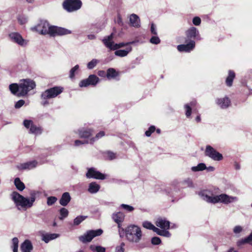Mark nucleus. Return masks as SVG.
<instances>
[{
  "label": "nucleus",
  "instance_id": "obj_31",
  "mask_svg": "<svg viewBox=\"0 0 252 252\" xmlns=\"http://www.w3.org/2000/svg\"><path fill=\"white\" fill-rule=\"evenodd\" d=\"M235 73L231 70L229 71L228 76L226 79V84L228 86H231L233 79L235 77Z\"/></svg>",
  "mask_w": 252,
  "mask_h": 252
},
{
  "label": "nucleus",
  "instance_id": "obj_2",
  "mask_svg": "<svg viewBox=\"0 0 252 252\" xmlns=\"http://www.w3.org/2000/svg\"><path fill=\"white\" fill-rule=\"evenodd\" d=\"M201 198L208 203L216 204L218 203L227 205L235 202L238 200L236 196H229L225 193L220 195H213L212 191L210 190H203L199 193Z\"/></svg>",
  "mask_w": 252,
  "mask_h": 252
},
{
  "label": "nucleus",
  "instance_id": "obj_17",
  "mask_svg": "<svg viewBox=\"0 0 252 252\" xmlns=\"http://www.w3.org/2000/svg\"><path fill=\"white\" fill-rule=\"evenodd\" d=\"M38 164L36 160H32L25 163H20L17 165L19 170H31L35 168Z\"/></svg>",
  "mask_w": 252,
  "mask_h": 252
},
{
  "label": "nucleus",
  "instance_id": "obj_53",
  "mask_svg": "<svg viewBox=\"0 0 252 252\" xmlns=\"http://www.w3.org/2000/svg\"><path fill=\"white\" fill-rule=\"evenodd\" d=\"M161 243V240L159 238L157 237H153L152 239V243L153 245H158Z\"/></svg>",
  "mask_w": 252,
  "mask_h": 252
},
{
  "label": "nucleus",
  "instance_id": "obj_41",
  "mask_svg": "<svg viewBox=\"0 0 252 252\" xmlns=\"http://www.w3.org/2000/svg\"><path fill=\"white\" fill-rule=\"evenodd\" d=\"M86 218V217L80 216H78L74 220V224L75 225H78L80 223H81Z\"/></svg>",
  "mask_w": 252,
  "mask_h": 252
},
{
  "label": "nucleus",
  "instance_id": "obj_50",
  "mask_svg": "<svg viewBox=\"0 0 252 252\" xmlns=\"http://www.w3.org/2000/svg\"><path fill=\"white\" fill-rule=\"evenodd\" d=\"M107 158L110 160L116 158V155L115 153L108 151L106 153Z\"/></svg>",
  "mask_w": 252,
  "mask_h": 252
},
{
  "label": "nucleus",
  "instance_id": "obj_37",
  "mask_svg": "<svg viewBox=\"0 0 252 252\" xmlns=\"http://www.w3.org/2000/svg\"><path fill=\"white\" fill-rule=\"evenodd\" d=\"M60 220H63L64 218L67 217V216L68 215V210L64 208H62L60 210Z\"/></svg>",
  "mask_w": 252,
  "mask_h": 252
},
{
  "label": "nucleus",
  "instance_id": "obj_58",
  "mask_svg": "<svg viewBox=\"0 0 252 252\" xmlns=\"http://www.w3.org/2000/svg\"><path fill=\"white\" fill-rule=\"evenodd\" d=\"M206 169L208 171H210V172H213L215 170V168L213 167V166H209V167H207V168H206Z\"/></svg>",
  "mask_w": 252,
  "mask_h": 252
},
{
  "label": "nucleus",
  "instance_id": "obj_13",
  "mask_svg": "<svg viewBox=\"0 0 252 252\" xmlns=\"http://www.w3.org/2000/svg\"><path fill=\"white\" fill-rule=\"evenodd\" d=\"M99 78L95 75H90L87 79L81 80L79 83L80 87H86L89 85L95 86L99 81Z\"/></svg>",
  "mask_w": 252,
  "mask_h": 252
},
{
  "label": "nucleus",
  "instance_id": "obj_18",
  "mask_svg": "<svg viewBox=\"0 0 252 252\" xmlns=\"http://www.w3.org/2000/svg\"><path fill=\"white\" fill-rule=\"evenodd\" d=\"M195 43L193 40H190L186 44H181L177 46V49L180 52H189L195 47Z\"/></svg>",
  "mask_w": 252,
  "mask_h": 252
},
{
  "label": "nucleus",
  "instance_id": "obj_43",
  "mask_svg": "<svg viewBox=\"0 0 252 252\" xmlns=\"http://www.w3.org/2000/svg\"><path fill=\"white\" fill-rule=\"evenodd\" d=\"M182 184L185 187H193L192 181L190 179H187L185 180L182 182Z\"/></svg>",
  "mask_w": 252,
  "mask_h": 252
},
{
  "label": "nucleus",
  "instance_id": "obj_49",
  "mask_svg": "<svg viewBox=\"0 0 252 252\" xmlns=\"http://www.w3.org/2000/svg\"><path fill=\"white\" fill-rule=\"evenodd\" d=\"M160 39L157 36H153L150 39V42L152 44H158L160 43Z\"/></svg>",
  "mask_w": 252,
  "mask_h": 252
},
{
  "label": "nucleus",
  "instance_id": "obj_51",
  "mask_svg": "<svg viewBox=\"0 0 252 252\" xmlns=\"http://www.w3.org/2000/svg\"><path fill=\"white\" fill-rule=\"evenodd\" d=\"M90 143V140H84V141H81L79 140H77L75 141V145L76 146H78L82 144H88Z\"/></svg>",
  "mask_w": 252,
  "mask_h": 252
},
{
  "label": "nucleus",
  "instance_id": "obj_25",
  "mask_svg": "<svg viewBox=\"0 0 252 252\" xmlns=\"http://www.w3.org/2000/svg\"><path fill=\"white\" fill-rule=\"evenodd\" d=\"M132 50V47L131 46H128L126 50H118L115 52V55L117 56L121 57H124L126 56Z\"/></svg>",
  "mask_w": 252,
  "mask_h": 252
},
{
  "label": "nucleus",
  "instance_id": "obj_21",
  "mask_svg": "<svg viewBox=\"0 0 252 252\" xmlns=\"http://www.w3.org/2000/svg\"><path fill=\"white\" fill-rule=\"evenodd\" d=\"M125 217V215L121 212H115L112 215L113 220L118 224L119 227L124 220Z\"/></svg>",
  "mask_w": 252,
  "mask_h": 252
},
{
  "label": "nucleus",
  "instance_id": "obj_45",
  "mask_svg": "<svg viewBox=\"0 0 252 252\" xmlns=\"http://www.w3.org/2000/svg\"><path fill=\"white\" fill-rule=\"evenodd\" d=\"M243 230V227L240 225H236L234 227L233 231L235 234H239Z\"/></svg>",
  "mask_w": 252,
  "mask_h": 252
},
{
  "label": "nucleus",
  "instance_id": "obj_57",
  "mask_svg": "<svg viewBox=\"0 0 252 252\" xmlns=\"http://www.w3.org/2000/svg\"><path fill=\"white\" fill-rule=\"evenodd\" d=\"M98 75L101 77H104L106 75V73L103 70H100L98 72Z\"/></svg>",
  "mask_w": 252,
  "mask_h": 252
},
{
  "label": "nucleus",
  "instance_id": "obj_59",
  "mask_svg": "<svg viewBox=\"0 0 252 252\" xmlns=\"http://www.w3.org/2000/svg\"><path fill=\"white\" fill-rule=\"evenodd\" d=\"M246 239H247V240H248L249 243L252 241V232L251 233V234L249 236H248L246 238Z\"/></svg>",
  "mask_w": 252,
  "mask_h": 252
},
{
  "label": "nucleus",
  "instance_id": "obj_36",
  "mask_svg": "<svg viewBox=\"0 0 252 252\" xmlns=\"http://www.w3.org/2000/svg\"><path fill=\"white\" fill-rule=\"evenodd\" d=\"M105 135L104 132L102 131L98 133L94 137L90 139V143L93 144L94 141L102 137Z\"/></svg>",
  "mask_w": 252,
  "mask_h": 252
},
{
  "label": "nucleus",
  "instance_id": "obj_27",
  "mask_svg": "<svg viewBox=\"0 0 252 252\" xmlns=\"http://www.w3.org/2000/svg\"><path fill=\"white\" fill-rule=\"evenodd\" d=\"M100 189V186L95 182H92L89 184L88 191L91 193L97 192Z\"/></svg>",
  "mask_w": 252,
  "mask_h": 252
},
{
  "label": "nucleus",
  "instance_id": "obj_38",
  "mask_svg": "<svg viewBox=\"0 0 252 252\" xmlns=\"http://www.w3.org/2000/svg\"><path fill=\"white\" fill-rule=\"evenodd\" d=\"M41 104L44 106H47L49 104V101L48 100L49 99L48 97H46L45 94L43 93L41 94Z\"/></svg>",
  "mask_w": 252,
  "mask_h": 252
},
{
  "label": "nucleus",
  "instance_id": "obj_55",
  "mask_svg": "<svg viewBox=\"0 0 252 252\" xmlns=\"http://www.w3.org/2000/svg\"><path fill=\"white\" fill-rule=\"evenodd\" d=\"M151 32L153 34H155V35L157 34L156 26L153 23H152L151 24Z\"/></svg>",
  "mask_w": 252,
  "mask_h": 252
},
{
  "label": "nucleus",
  "instance_id": "obj_39",
  "mask_svg": "<svg viewBox=\"0 0 252 252\" xmlns=\"http://www.w3.org/2000/svg\"><path fill=\"white\" fill-rule=\"evenodd\" d=\"M99 63V61L96 59H93L91 62H89L87 64V67L89 69L94 68L96 64Z\"/></svg>",
  "mask_w": 252,
  "mask_h": 252
},
{
  "label": "nucleus",
  "instance_id": "obj_29",
  "mask_svg": "<svg viewBox=\"0 0 252 252\" xmlns=\"http://www.w3.org/2000/svg\"><path fill=\"white\" fill-rule=\"evenodd\" d=\"M118 75V72L113 68H110L107 69L106 76L108 79L114 78Z\"/></svg>",
  "mask_w": 252,
  "mask_h": 252
},
{
  "label": "nucleus",
  "instance_id": "obj_63",
  "mask_svg": "<svg viewBox=\"0 0 252 252\" xmlns=\"http://www.w3.org/2000/svg\"><path fill=\"white\" fill-rule=\"evenodd\" d=\"M227 252H237L233 248H230Z\"/></svg>",
  "mask_w": 252,
  "mask_h": 252
},
{
  "label": "nucleus",
  "instance_id": "obj_10",
  "mask_svg": "<svg viewBox=\"0 0 252 252\" xmlns=\"http://www.w3.org/2000/svg\"><path fill=\"white\" fill-rule=\"evenodd\" d=\"M142 226L145 228L153 230L154 232H156L159 235L166 237H169L171 236V234L168 231L160 230L158 227L155 226L151 222L148 221H144L142 223Z\"/></svg>",
  "mask_w": 252,
  "mask_h": 252
},
{
  "label": "nucleus",
  "instance_id": "obj_9",
  "mask_svg": "<svg viewBox=\"0 0 252 252\" xmlns=\"http://www.w3.org/2000/svg\"><path fill=\"white\" fill-rule=\"evenodd\" d=\"M205 155L215 161H220L223 159L222 154L217 152L210 145H207L205 150Z\"/></svg>",
  "mask_w": 252,
  "mask_h": 252
},
{
  "label": "nucleus",
  "instance_id": "obj_35",
  "mask_svg": "<svg viewBox=\"0 0 252 252\" xmlns=\"http://www.w3.org/2000/svg\"><path fill=\"white\" fill-rule=\"evenodd\" d=\"M19 240L17 237H14L12 240L11 248L13 252H18Z\"/></svg>",
  "mask_w": 252,
  "mask_h": 252
},
{
  "label": "nucleus",
  "instance_id": "obj_11",
  "mask_svg": "<svg viewBox=\"0 0 252 252\" xmlns=\"http://www.w3.org/2000/svg\"><path fill=\"white\" fill-rule=\"evenodd\" d=\"M24 126L28 129H30L31 133L39 135L42 132V129L40 127H38L34 125L33 122L29 120H25L23 122Z\"/></svg>",
  "mask_w": 252,
  "mask_h": 252
},
{
  "label": "nucleus",
  "instance_id": "obj_54",
  "mask_svg": "<svg viewBox=\"0 0 252 252\" xmlns=\"http://www.w3.org/2000/svg\"><path fill=\"white\" fill-rule=\"evenodd\" d=\"M25 104V101L24 100H20L19 101H18L15 105V107L16 108H20V107H21L24 104Z\"/></svg>",
  "mask_w": 252,
  "mask_h": 252
},
{
  "label": "nucleus",
  "instance_id": "obj_5",
  "mask_svg": "<svg viewBox=\"0 0 252 252\" xmlns=\"http://www.w3.org/2000/svg\"><path fill=\"white\" fill-rule=\"evenodd\" d=\"M127 240L133 243H137L142 239V233L141 228L135 225L128 226L125 231Z\"/></svg>",
  "mask_w": 252,
  "mask_h": 252
},
{
  "label": "nucleus",
  "instance_id": "obj_4",
  "mask_svg": "<svg viewBox=\"0 0 252 252\" xmlns=\"http://www.w3.org/2000/svg\"><path fill=\"white\" fill-rule=\"evenodd\" d=\"M10 196L19 211H26L32 208L35 201V196L33 194H31V197L28 198L23 196L16 191H13Z\"/></svg>",
  "mask_w": 252,
  "mask_h": 252
},
{
  "label": "nucleus",
  "instance_id": "obj_15",
  "mask_svg": "<svg viewBox=\"0 0 252 252\" xmlns=\"http://www.w3.org/2000/svg\"><path fill=\"white\" fill-rule=\"evenodd\" d=\"M9 36L13 41L21 46H25L28 43V41L18 32H12L9 34Z\"/></svg>",
  "mask_w": 252,
  "mask_h": 252
},
{
  "label": "nucleus",
  "instance_id": "obj_14",
  "mask_svg": "<svg viewBox=\"0 0 252 252\" xmlns=\"http://www.w3.org/2000/svg\"><path fill=\"white\" fill-rule=\"evenodd\" d=\"M86 177L88 178H94L99 180H104L105 179V175L104 174L99 172L94 168L88 169L86 173Z\"/></svg>",
  "mask_w": 252,
  "mask_h": 252
},
{
  "label": "nucleus",
  "instance_id": "obj_46",
  "mask_svg": "<svg viewBox=\"0 0 252 252\" xmlns=\"http://www.w3.org/2000/svg\"><path fill=\"white\" fill-rule=\"evenodd\" d=\"M79 69V65H76L74 67L71 69L69 73V77L73 78L75 76V72Z\"/></svg>",
  "mask_w": 252,
  "mask_h": 252
},
{
  "label": "nucleus",
  "instance_id": "obj_47",
  "mask_svg": "<svg viewBox=\"0 0 252 252\" xmlns=\"http://www.w3.org/2000/svg\"><path fill=\"white\" fill-rule=\"evenodd\" d=\"M125 246V244L124 242L121 243L120 245L117 246L116 248V252H124Z\"/></svg>",
  "mask_w": 252,
  "mask_h": 252
},
{
  "label": "nucleus",
  "instance_id": "obj_56",
  "mask_svg": "<svg viewBox=\"0 0 252 252\" xmlns=\"http://www.w3.org/2000/svg\"><path fill=\"white\" fill-rule=\"evenodd\" d=\"M246 243H249L248 240H247L246 238L244 239L239 240L237 243V245H238V246H240V245L245 244Z\"/></svg>",
  "mask_w": 252,
  "mask_h": 252
},
{
  "label": "nucleus",
  "instance_id": "obj_19",
  "mask_svg": "<svg viewBox=\"0 0 252 252\" xmlns=\"http://www.w3.org/2000/svg\"><path fill=\"white\" fill-rule=\"evenodd\" d=\"M156 225L160 227L161 229L167 231L169 228L170 222L165 218H158L155 222Z\"/></svg>",
  "mask_w": 252,
  "mask_h": 252
},
{
  "label": "nucleus",
  "instance_id": "obj_16",
  "mask_svg": "<svg viewBox=\"0 0 252 252\" xmlns=\"http://www.w3.org/2000/svg\"><path fill=\"white\" fill-rule=\"evenodd\" d=\"M186 35L188 39H201L198 30L194 27H191L186 31Z\"/></svg>",
  "mask_w": 252,
  "mask_h": 252
},
{
  "label": "nucleus",
  "instance_id": "obj_24",
  "mask_svg": "<svg viewBox=\"0 0 252 252\" xmlns=\"http://www.w3.org/2000/svg\"><path fill=\"white\" fill-rule=\"evenodd\" d=\"M71 200V197L68 192L63 193L60 200V203L63 206H66Z\"/></svg>",
  "mask_w": 252,
  "mask_h": 252
},
{
  "label": "nucleus",
  "instance_id": "obj_30",
  "mask_svg": "<svg viewBox=\"0 0 252 252\" xmlns=\"http://www.w3.org/2000/svg\"><path fill=\"white\" fill-rule=\"evenodd\" d=\"M90 250L92 252H105L106 249L101 246L91 245L90 246Z\"/></svg>",
  "mask_w": 252,
  "mask_h": 252
},
{
  "label": "nucleus",
  "instance_id": "obj_62",
  "mask_svg": "<svg viewBox=\"0 0 252 252\" xmlns=\"http://www.w3.org/2000/svg\"><path fill=\"white\" fill-rule=\"evenodd\" d=\"M234 166H235V169L237 170H239L241 168L240 165L237 162L235 163Z\"/></svg>",
  "mask_w": 252,
  "mask_h": 252
},
{
  "label": "nucleus",
  "instance_id": "obj_7",
  "mask_svg": "<svg viewBox=\"0 0 252 252\" xmlns=\"http://www.w3.org/2000/svg\"><path fill=\"white\" fill-rule=\"evenodd\" d=\"M103 233L101 229L90 230L87 231L83 235L79 237L80 241L83 243L90 242L95 237L101 235Z\"/></svg>",
  "mask_w": 252,
  "mask_h": 252
},
{
  "label": "nucleus",
  "instance_id": "obj_6",
  "mask_svg": "<svg viewBox=\"0 0 252 252\" xmlns=\"http://www.w3.org/2000/svg\"><path fill=\"white\" fill-rule=\"evenodd\" d=\"M113 34L105 37L102 41L104 45L108 48L112 50H116L122 47L127 46L130 44L133 43L134 42L132 41L130 42H122L119 44H115L113 41Z\"/></svg>",
  "mask_w": 252,
  "mask_h": 252
},
{
  "label": "nucleus",
  "instance_id": "obj_34",
  "mask_svg": "<svg viewBox=\"0 0 252 252\" xmlns=\"http://www.w3.org/2000/svg\"><path fill=\"white\" fill-rule=\"evenodd\" d=\"M196 104V101H193L190 102L189 105V104H187L185 105V108L186 110V115L187 117H189L190 116L191 114V109L190 106H194Z\"/></svg>",
  "mask_w": 252,
  "mask_h": 252
},
{
  "label": "nucleus",
  "instance_id": "obj_61",
  "mask_svg": "<svg viewBox=\"0 0 252 252\" xmlns=\"http://www.w3.org/2000/svg\"><path fill=\"white\" fill-rule=\"evenodd\" d=\"M117 22L119 24H122V19L120 15L118 16Z\"/></svg>",
  "mask_w": 252,
  "mask_h": 252
},
{
  "label": "nucleus",
  "instance_id": "obj_1",
  "mask_svg": "<svg viewBox=\"0 0 252 252\" xmlns=\"http://www.w3.org/2000/svg\"><path fill=\"white\" fill-rule=\"evenodd\" d=\"M33 31H36L42 35L49 34L51 36H62L70 34V30L61 27L50 26L46 21H41L37 25L31 28Z\"/></svg>",
  "mask_w": 252,
  "mask_h": 252
},
{
  "label": "nucleus",
  "instance_id": "obj_48",
  "mask_svg": "<svg viewBox=\"0 0 252 252\" xmlns=\"http://www.w3.org/2000/svg\"><path fill=\"white\" fill-rule=\"evenodd\" d=\"M156 130V127L154 126H151L149 129L145 132V135L147 136H151V134L154 132Z\"/></svg>",
  "mask_w": 252,
  "mask_h": 252
},
{
  "label": "nucleus",
  "instance_id": "obj_12",
  "mask_svg": "<svg viewBox=\"0 0 252 252\" xmlns=\"http://www.w3.org/2000/svg\"><path fill=\"white\" fill-rule=\"evenodd\" d=\"M63 87L57 86L47 89L42 93L45 94L46 97L50 99L57 96L63 92Z\"/></svg>",
  "mask_w": 252,
  "mask_h": 252
},
{
  "label": "nucleus",
  "instance_id": "obj_26",
  "mask_svg": "<svg viewBox=\"0 0 252 252\" xmlns=\"http://www.w3.org/2000/svg\"><path fill=\"white\" fill-rule=\"evenodd\" d=\"M59 237V235L56 233L47 234L42 236V240L46 243H48L50 241L55 239Z\"/></svg>",
  "mask_w": 252,
  "mask_h": 252
},
{
  "label": "nucleus",
  "instance_id": "obj_3",
  "mask_svg": "<svg viewBox=\"0 0 252 252\" xmlns=\"http://www.w3.org/2000/svg\"><path fill=\"white\" fill-rule=\"evenodd\" d=\"M35 86V83L33 80L27 79L21 80L19 84H12L9 85V88L12 94L20 97L26 95Z\"/></svg>",
  "mask_w": 252,
  "mask_h": 252
},
{
  "label": "nucleus",
  "instance_id": "obj_64",
  "mask_svg": "<svg viewBox=\"0 0 252 252\" xmlns=\"http://www.w3.org/2000/svg\"><path fill=\"white\" fill-rule=\"evenodd\" d=\"M195 119L198 122H199L201 120L200 117L199 116H197Z\"/></svg>",
  "mask_w": 252,
  "mask_h": 252
},
{
  "label": "nucleus",
  "instance_id": "obj_32",
  "mask_svg": "<svg viewBox=\"0 0 252 252\" xmlns=\"http://www.w3.org/2000/svg\"><path fill=\"white\" fill-rule=\"evenodd\" d=\"M14 184L16 188L20 191L23 190L25 188L24 184L21 181L19 178H16L15 179Z\"/></svg>",
  "mask_w": 252,
  "mask_h": 252
},
{
  "label": "nucleus",
  "instance_id": "obj_40",
  "mask_svg": "<svg viewBox=\"0 0 252 252\" xmlns=\"http://www.w3.org/2000/svg\"><path fill=\"white\" fill-rule=\"evenodd\" d=\"M120 207L128 212H131L133 211L134 209V207H132V206L125 204H122L120 205Z\"/></svg>",
  "mask_w": 252,
  "mask_h": 252
},
{
  "label": "nucleus",
  "instance_id": "obj_33",
  "mask_svg": "<svg viewBox=\"0 0 252 252\" xmlns=\"http://www.w3.org/2000/svg\"><path fill=\"white\" fill-rule=\"evenodd\" d=\"M207 168V166L205 164L203 163H199L197 166H192L191 168V171L193 172H197L203 171Z\"/></svg>",
  "mask_w": 252,
  "mask_h": 252
},
{
  "label": "nucleus",
  "instance_id": "obj_42",
  "mask_svg": "<svg viewBox=\"0 0 252 252\" xmlns=\"http://www.w3.org/2000/svg\"><path fill=\"white\" fill-rule=\"evenodd\" d=\"M57 201V198L55 196H50L47 199V204L48 206H51L55 204Z\"/></svg>",
  "mask_w": 252,
  "mask_h": 252
},
{
  "label": "nucleus",
  "instance_id": "obj_44",
  "mask_svg": "<svg viewBox=\"0 0 252 252\" xmlns=\"http://www.w3.org/2000/svg\"><path fill=\"white\" fill-rule=\"evenodd\" d=\"M18 21L20 25H23L25 24L27 22L28 19L25 16H19L18 17Z\"/></svg>",
  "mask_w": 252,
  "mask_h": 252
},
{
  "label": "nucleus",
  "instance_id": "obj_28",
  "mask_svg": "<svg viewBox=\"0 0 252 252\" xmlns=\"http://www.w3.org/2000/svg\"><path fill=\"white\" fill-rule=\"evenodd\" d=\"M93 131L91 129H83L79 131V134L81 137L89 138L92 135Z\"/></svg>",
  "mask_w": 252,
  "mask_h": 252
},
{
  "label": "nucleus",
  "instance_id": "obj_52",
  "mask_svg": "<svg viewBox=\"0 0 252 252\" xmlns=\"http://www.w3.org/2000/svg\"><path fill=\"white\" fill-rule=\"evenodd\" d=\"M192 23L195 26H199L201 23V19L199 17H195L192 20Z\"/></svg>",
  "mask_w": 252,
  "mask_h": 252
},
{
  "label": "nucleus",
  "instance_id": "obj_20",
  "mask_svg": "<svg viewBox=\"0 0 252 252\" xmlns=\"http://www.w3.org/2000/svg\"><path fill=\"white\" fill-rule=\"evenodd\" d=\"M217 104L221 109H226L230 105V100L227 97L217 98L216 100Z\"/></svg>",
  "mask_w": 252,
  "mask_h": 252
},
{
  "label": "nucleus",
  "instance_id": "obj_22",
  "mask_svg": "<svg viewBox=\"0 0 252 252\" xmlns=\"http://www.w3.org/2000/svg\"><path fill=\"white\" fill-rule=\"evenodd\" d=\"M130 25L135 28L140 27V20L138 15L135 14H131L129 16Z\"/></svg>",
  "mask_w": 252,
  "mask_h": 252
},
{
  "label": "nucleus",
  "instance_id": "obj_23",
  "mask_svg": "<svg viewBox=\"0 0 252 252\" xmlns=\"http://www.w3.org/2000/svg\"><path fill=\"white\" fill-rule=\"evenodd\" d=\"M21 249L22 252H31L32 250V245L31 242L29 240H25L22 244Z\"/></svg>",
  "mask_w": 252,
  "mask_h": 252
},
{
  "label": "nucleus",
  "instance_id": "obj_60",
  "mask_svg": "<svg viewBox=\"0 0 252 252\" xmlns=\"http://www.w3.org/2000/svg\"><path fill=\"white\" fill-rule=\"evenodd\" d=\"M88 38L90 40H94L95 38V36L94 34H89Z\"/></svg>",
  "mask_w": 252,
  "mask_h": 252
},
{
  "label": "nucleus",
  "instance_id": "obj_8",
  "mask_svg": "<svg viewBox=\"0 0 252 252\" xmlns=\"http://www.w3.org/2000/svg\"><path fill=\"white\" fill-rule=\"evenodd\" d=\"M82 4L80 0H65L63 3V6L67 12H72L79 10L81 7Z\"/></svg>",
  "mask_w": 252,
  "mask_h": 252
}]
</instances>
